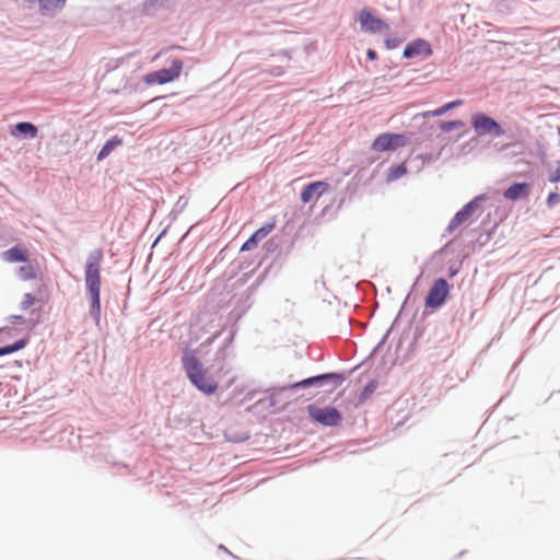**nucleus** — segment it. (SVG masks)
I'll return each mask as SVG.
<instances>
[{"instance_id": "1a4fd4ad", "label": "nucleus", "mask_w": 560, "mask_h": 560, "mask_svg": "<svg viewBox=\"0 0 560 560\" xmlns=\"http://www.w3.org/2000/svg\"><path fill=\"white\" fill-rule=\"evenodd\" d=\"M432 54L433 50L430 43L425 39L418 38L407 44L402 56L407 59H410L418 56L430 57Z\"/></svg>"}, {"instance_id": "9b49d317", "label": "nucleus", "mask_w": 560, "mask_h": 560, "mask_svg": "<svg viewBox=\"0 0 560 560\" xmlns=\"http://www.w3.org/2000/svg\"><path fill=\"white\" fill-rule=\"evenodd\" d=\"M275 223H269L258 229L241 247L242 252H247L256 248L257 244L264 240L272 230Z\"/></svg>"}, {"instance_id": "f3484780", "label": "nucleus", "mask_w": 560, "mask_h": 560, "mask_svg": "<svg viewBox=\"0 0 560 560\" xmlns=\"http://www.w3.org/2000/svg\"><path fill=\"white\" fill-rule=\"evenodd\" d=\"M27 345V339H20L12 345L0 347V357L13 353L23 349Z\"/></svg>"}, {"instance_id": "4be33fe9", "label": "nucleus", "mask_w": 560, "mask_h": 560, "mask_svg": "<svg viewBox=\"0 0 560 560\" xmlns=\"http://www.w3.org/2000/svg\"><path fill=\"white\" fill-rule=\"evenodd\" d=\"M464 127V122L462 120H453V121H443L440 125V128L444 132H450L453 129Z\"/></svg>"}, {"instance_id": "6e6552de", "label": "nucleus", "mask_w": 560, "mask_h": 560, "mask_svg": "<svg viewBox=\"0 0 560 560\" xmlns=\"http://www.w3.org/2000/svg\"><path fill=\"white\" fill-rule=\"evenodd\" d=\"M361 28L369 33H376L388 30V25L370 10L362 9L359 13Z\"/></svg>"}, {"instance_id": "a211bd4d", "label": "nucleus", "mask_w": 560, "mask_h": 560, "mask_svg": "<svg viewBox=\"0 0 560 560\" xmlns=\"http://www.w3.org/2000/svg\"><path fill=\"white\" fill-rule=\"evenodd\" d=\"M65 2L66 0H39V5L42 10L52 11L61 8Z\"/></svg>"}, {"instance_id": "423d86ee", "label": "nucleus", "mask_w": 560, "mask_h": 560, "mask_svg": "<svg viewBox=\"0 0 560 560\" xmlns=\"http://www.w3.org/2000/svg\"><path fill=\"white\" fill-rule=\"evenodd\" d=\"M450 293V284L443 278L438 279L431 287L427 298L425 306L436 308L443 305Z\"/></svg>"}, {"instance_id": "20e7f679", "label": "nucleus", "mask_w": 560, "mask_h": 560, "mask_svg": "<svg viewBox=\"0 0 560 560\" xmlns=\"http://www.w3.org/2000/svg\"><path fill=\"white\" fill-rule=\"evenodd\" d=\"M182 69L183 62L179 59H174L171 68L150 72L144 75L143 81L149 85L165 84L177 79L182 72Z\"/></svg>"}, {"instance_id": "0eeeda50", "label": "nucleus", "mask_w": 560, "mask_h": 560, "mask_svg": "<svg viewBox=\"0 0 560 560\" xmlns=\"http://www.w3.org/2000/svg\"><path fill=\"white\" fill-rule=\"evenodd\" d=\"M406 143L407 140L404 135L386 132L375 138V140L372 143V149L376 152H383L404 147L406 145Z\"/></svg>"}, {"instance_id": "f257e3e1", "label": "nucleus", "mask_w": 560, "mask_h": 560, "mask_svg": "<svg viewBox=\"0 0 560 560\" xmlns=\"http://www.w3.org/2000/svg\"><path fill=\"white\" fill-rule=\"evenodd\" d=\"M103 258V250L96 248L89 254L84 266L85 288L91 298V313L95 317H98L101 313V269Z\"/></svg>"}, {"instance_id": "dca6fc26", "label": "nucleus", "mask_w": 560, "mask_h": 560, "mask_svg": "<svg viewBox=\"0 0 560 560\" xmlns=\"http://www.w3.org/2000/svg\"><path fill=\"white\" fill-rule=\"evenodd\" d=\"M122 143V140L118 137H113L108 139L103 148L100 150L97 154V160L102 161L105 158H107L113 150H115L117 147H119Z\"/></svg>"}, {"instance_id": "bb28decb", "label": "nucleus", "mask_w": 560, "mask_h": 560, "mask_svg": "<svg viewBox=\"0 0 560 560\" xmlns=\"http://www.w3.org/2000/svg\"><path fill=\"white\" fill-rule=\"evenodd\" d=\"M34 302H35V298L32 294L27 293L24 295L23 307L26 308V307L33 305Z\"/></svg>"}, {"instance_id": "f03ea898", "label": "nucleus", "mask_w": 560, "mask_h": 560, "mask_svg": "<svg viewBox=\"0 0 560 560\" xmlns=\"http://www.w3.org/2000/svg\"><path fill=\"white\" fill-rule=\"evenodd\" d=\"M182 363L187 377L200 392L206 395H212L217 392V381L207 374L202 363L194 352H185Z\"/></svg>"}, {"instance_id": "7ed1b4c3", "label": "nucleus", "mask_w": 560, "mask_h": 560, "mask_svg": "<svg viewBox=\"0 0 560 560\" xmlns=\"http://www.w3.org/2000/svg\"><path fill=\"white\" fill-rule=\"evenodd\" d=\"M307 413L312 421L324 427H336L342 421L341 413L331 406L319 407L312 404L307 406Z\"/></svg>"}, {"instance_id": "cd10ccee", "label": "nucleus", "mask_w": 560, "mask_h": 560, "mask_svg": "<svg viewBox=\"0 0 560 560\" xmlns=\"http://www.w3.org/2000/svg\"><path fill=\"white\" fill-rule=\"evenodd\" d=\"M366 56L370 60H375L377 58L376 51L373 49H369L366 51Z\"/></svg>"}, {"instance_id": "c85d7f7f", "label": "nucleus", "mask_w": 560, "mask_h": 560, "mask_svg": "<svg viewBox=\"0 0 560 560\" xmlns=\"http://www.w3.org/2000/svg\"><path fill=\"white\" fill-rule=\"evenodd\" d=\"M375 388V384L374 383H370L366 387H365V390L366 392H373V389Z\"/></svg>"}, {"instance_id": "ddd939ff", "label": "nucleus", "mask_w": 560, "mask_h": 560, "mask_svg": "<svg viewBox=\"0 0 560 560\" xmlns=\"http://www.w3.org/2000/svg\"><path fill=\"white\" fill-rule=\"evenodd\" d=\"M474 210H475V205L474 202H469L467 203L466 206H464L455 215L454 218L451 220L450 224H448V231L450 232H453L454 230H456L458 226H460L462 224H464L465 222H467L470 217L474 213Z\"/></svg>"}, {"instance_id": "412c9836", "label": "nucleus", "mask_w": 560, "mask_h": 560, "mask_svg": "<svg viewBox=\"0 0 560 560\" xmlns=\"http://www.w3.org/2000/svg\"><path fill=\"white\" fill-rule=\"evenodd\" d=\"M19 273L23 280H32L36 277L35 269L31 265L20 267Z\"/></svg>"}, {"instance_id": "2eb2a0df", "label": "nucleus", "mask_w": 560, "mask_h": 560, "mask_svg": "<svg viewBox=\"0 0 560 560\" xmlns=\"http://www.w3.org/2000/svg\"><path fill=\"white\" fill-rule=\"evenodd\" d=\"M37 127L33 125L32 122H18L14 128L11 131V135L15 138L20 137L21 135H25L30 138H35L37 136Z\"/></svg>"}, {"instance_id": "aec40b11", "label": "nucleus", "mask_w": 560, "mask_h": 560, "mask_svg": "<svg viewBox=\"0 0 560 560\" xmlns=\"http://www.w3.org/2000/svg\"><path fill=\"white\" fill-rule=\"evenodd\" d=\"M337 375L335 374H325V375H318V376H314V377H310V378H306V380H303L299 383H296L294 386L295 387H306V386H310L312 384H315L324 378H328V377H336Z\"/></svg>"}, {"instance_id": "a878e982", "label": "nucleus", "mask_w": 560, "mask_h": 560, "mask_svg": "<svg viewBox=\"0 0 560 560\" xmlns=\"http://www.w3.org/2000/svg\"><path fill=\"white\" fill-rule=\"evenodd\" d=\"M462 104H463L462 100H456V101L446 103L443 105L444 112L447 113L448 110L456 108V107L460 106Z\"/></svg>"}, {"instance_id": "393cba45", "label": "nucleus", "mask_w": 560, "mask_h": 560, "mask_svg": "<svg viewBox=\"0 0 560 560\" xmlns=\"http://www.w3.org/2000/svg\"><path fill=\"white\" fill-rule=\"evenodd\" d=\"M549 180L551 183L560 182V161L557 163L555 171L549 175Z\"/></svg>"}, {"instance_id": "f8f14e48", "label": "nucleus", "mask_w": 560, "mask_h": 560, "mask_svg": "<svg viewBox=\"0 0 560 560\" xmlns=\"http://www.w3.org/2000/svg\"><path fill=\"white\" fill-rule=\"evenodd\" d=\"M529 190L530 185L528 183H515L503 192V196L508 200L515 201L517 199L527 198Z\"/></svg>"}, {"instance_id": "4468645a", "label": "nucleus", "mask_w": 560, "mask_h": 560, "mask_svg": "<svg viewBox=\"0 0 560 560\" xmlns=\"http://www.w3.org/2000/svg\"><path fill=\"white\" fill-rule=\"evenodd\" d=\"M2 259L7 262H25L28 259V253L21 246H14L2 253Z\"/></svg>"}, {"instance_id": "b1692460", "label": "nucleus", "mask_w": 560, "mask_h": 560, "mask_svg": "<svg viewBox=\"0 0 560 560\" xmlns=\"http://www.w3.org/2000/svg\"><path fill=\"white\" fill-rule=\"evenodd\" d=\"M444 114H445V112H444V107H443V106H441V107H439V108H436V109H434V110H428V112H424V113L422 114V117H430V116L435 117V116H442V115H444Z\"/></svg>"}, {"instance_id": "9d476101", "label": "nucleus", "mask_w": 560, "mask_h": 560, "mask_svg": "<svg viewBox=\"0 0 560 560\" xmlns=\"http://www.w3.org/2000/svg\"><path fill=\"white\" fill-rule=\"evenodd\" d=\"M329 189V185L326 182H314L306 185L301 192V200L303 203H308L313 199H318Z\"/></svg>"}, {"instance_id": "5701e85b", "label": "nucleus", "mask_w": 560, "mask_h": 560, "mask_svg": "<svg viewBox=\"0 0 560 560\" xmlns=\"http://www.w3.org/2000/svg\"><path fill=\"white\" fill-rule=\"evenodd\" d=\"M560 202V195L558 192H550L547 197V205L549 208L555 207Z\"/></svg>"}, {"instance_id": "6ab92c4d", "label": "nucleus", "mask_w": 560, "mask_h": 560, "mask_svg": "<svg viewBox=\"0 0 560 560\" xmlns=\"http://www.w3.org/2000/svg\"><path fill=\"white\" fill-rule=\"evenodd\" d=\"M407 173V168L405 165H398L395 167H392L387 174V180L394 182L398 179L399 177L404 176Z\"/></svg>"}, {"instance_id": "39448f33", "label": "nucleus", "mask_w": 560, "mask_h": 560, "mask_svg": "<svg viewBox=\"0 0 560 560\" xmlns=\"http://www.w3.org/2000/svg\"><path fill=\"white\" fill-rule=\"evenodd\" d=\"M471 126L478 136L493 135L500 137L504 133L502 127L491 117L482 113L471 116Z\"/></svg>"}]
</instances>
